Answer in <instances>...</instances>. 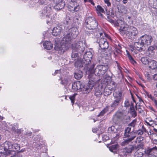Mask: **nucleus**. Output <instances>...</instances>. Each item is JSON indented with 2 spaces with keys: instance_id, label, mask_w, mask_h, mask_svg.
Listing matches in <instances>:
<instances>
[{
  "instance_id": "obj_10",
  "label": "nucleus",
  "mask_w": 157,
  "mask_h": 157,
  "mask_svg": "<svg viewBox=\"0 0 157 157\" xmlns=\"http://www.w3.org/2000/svg\"><path fill=\"white\" fill-rule=\"evenodd\" d=\"M92 56V54L91 52L90 51L86 52L84 55L83 62L86 64L88 65L91 62Z\"/></svg>"
},
{
  "instance_id": "obj_13",
  "label": "nucleus",
  "mask_w": 157,
  "mask_h": 157,
  "mask_svg": "<svg viewBox=\"0 0 157 157\" xmlns=\"http://www.w3.org/2000/svg\"><path fill=\"white\" fill-rule=\"evenodd\" d=\"M128 33L130 35H128V36L129 38H131L133 36H136L138 33V31L136 28L133 26H131L129 28Z\"/></svg>"
},
{
  "instance_id": "obj_21",
  "label": "nucleus",
  "mask_w": 157,
  "mask_h": 157,
  "mask_svg": "<svg viewBox=\"0 0 157 157\" xmlns=\"http://www.w3.org/2000/svg\"><path fill=\"white\" fill-rule=\"evenodd\" d=\"M90 27L88 26L86 27L89 29L93 30L95 29L98 27V23L95 20L93 21L92 22V23H90L89 25Z\"/></svg>"
},
{
  "instance_id": "obj_35",
  "label": "nucleus",
  "mask_w": 157,
  "mask_h": 157,
  "mask_svg": "<svg viewBox=\"0 0 157 157\" xmlns=\"http://www.w3.org/2000/svg\"><path fill=\"white\" fill-rule=\"evenodd\" d=\"M118 147V145L117 144H114L110 146L109 147V149L111 152H113L115 151Z\"/></svg>"
},
{
  "instance_id": "obj_12",
  "label": "nucleus",
  "mask_w": 157,
  "mask_h": 157,
  "mask_svg": "<svg viewBox=\"0 0 157 157\" xmlns=\"http://www.w3.org/2000/svg\"><path fill=\"white\" fill-rule=\"evenodd\" d=\"M129 28L127 24L125 25L124 26H122L120 28L119 31L120 33L122 35L125 34L128 36V35H130L128 33Z\"/></svg>"
},
{
  "instance_id": "obj_47",
  "label": "nucleus",
  "mask_w": 157,
  "mask_h": 157,
  "mask_svg": "<svg viewBox=\"0 0 157 157\" xmlns=\"http://www.w3.org/2000/svg\"><path fill=\"white\" fill-rule=\"evenodd\" d=\"M76 51L73 50L72 52L71 55V57L72 58H76L78 55V54L75 52Z\"/></svg>"
},
{
  "instance_id": "obj_7",
  "label": "nucleus",
  "mask_w": 157,
  "mask_h": 157,
  "mask_svg": "<svg viewBox=\"0 0 157 157\" xmlns=\"http://www.w3.org/2000/svg\"><path fill=\"white\" fill-rule=\"evenodd\" d=\"M94 82L92 80H90L87 85L81 84L80 91H82L83 94H87L91 91L94 87Z\"/></svg>"
},
{
  "instance_id": "obj_14",
  "label": "nucleus",
  "mask_w": 157,
  "mask_h": 157,
  "mask_svg": "<svg viewBox=\"0 0 157 157\" xmlns=\"http://www.w3.org/2000/svg\"><path fill=\"white\" fill-rule=\"evenodd\" d=\"M81 87V84L80 81H77L73 83L72 86V90L74 91H80Z\"/></svg>"
},
{
  "instance_id": "obj_26",
  "label": "nucleus",
  "mask_w": 157,
  "mask_h": 157,
  "mask_svg": "<svg viewBox=\"0 0 157 157\" xmlns=\"http://www.w3.org/2000/svg\"><path fill=\"white\" fill-rule=\"evenodd\" d=\"M83 76L82 72L81 71H76L75 73L74 77L77 79H80Z\"/></svg>"
},
{
  "instance_id": "obj_30",
  "label": "nucleus",
  "mask_w": 157,
  "mask_h": 157,
  "mask_svg": "<svg viewBox=\"0 0 157 157\" xmlns=\"http://www.w3.org/2000/svg\"><path fill=\"white\" fill-rule=\"evenodd\" d=\"M136 147V146L134 145H131L129 146V147H126V150L127 153H129L132 152V151L133 150L134 148Z\"/></svg>"
},
{
  "instance_id": "obj_20",
  "label": "nucleus",
  "mask_w": 157,
  "mask_h": 157,
  "mask_svg": "<svg viewBox=\"0 0 157 157\" xmlns=\"http://www.w3.org/2000/svg\"><path fill=\"white\" fill-rule=\"evenodd\" d=\"M14 151L13 150H9V151L0 152V157H6L7 155L14 154Z\"/></svg>"
},
{
  "instance_id": "obj_5",
  "label": "nucleus",
  "mask_w": 157,
  "mask_h": 157,
  "mask_svg": "<svg viewBox=\"0 0 157 157\" xmlns=\"http://www.w3.org/2000/svg\"><path fill=\"white\" fill-rule=\"evenodd\" d=\"M72 49L81 53L85 49V44L82 41H78L72 44Z\"/></svg>"
},
{
  "instance_id": "obj_15",
  "label": "nucleus",
  "mask_w": 157,
  "mask_h": 157,
  "mask_svg": "<svg viewBox=\"0 0 157 157\" xmlns=\"http://www.w3.org/2000/svg\"><path fill=\"white\" fill-rule=\"evenodd\" d=\"M144 46L141 41H140V39L138 42H136L134 43V47L137 50L141 51L143 50V47Z\"/></svg>"
},
{
  "instance_id": "obj_29",
  "label": "nucleus",
  "mask_w": 157,
  "mask_h": 157,
  "mask_svg": "<svg viewBox=\"0 0 157 157\" xmlns=\"http://www.w3.org/2000/svg\"><path fill=\"white\" fill-rule=\"evenodd\" d=\"M123 114L122 112L118 111L114 116L113 119L115 120L117 119H120L123 116Z\"/></svg>"
},
{
  "instance_id": "obj_41",
  "label": "nucleus",
  "mask_w": 157,
  "mask_h": 157,
  "mask_svg": "<svg viewBox=\"0 0 157 157\" xmlns=\"http://www.w3.org/2000/svg\"><path fill=\"white\" fill-rule=\"evenodd\" d=\"M127 55L128 58V59L131 61L132 63H133V64H134V63H136V62L134 60L133 58L130 55V54L128 53V52H127Z\"/></svg>"
},
{
  "instance_id": "obj_42",
  "label": "nucleus",
  "mask_w": 157,
  "mask_h": 157,
  "mask_svg": "<svg viewBox=\"0 0 157 157\" xmlns=\"http://www.w3.org/2000/svg\"><path fill=\"white\" fill-rule=\"evenodd\" d=\"M143 140V137L141 136H139L137 137L135 143H140Z\"/></svg>"
},
{
  "instance_id": "obj_54",
  "label": "nucleus",
  "mask_w": 157,
  "mask_h": 157,
  "mask_svg": "<svg viewBox=\"0 0 157 157\" xmlns=\"http://www.w3.org/2000/svg\"><path fill=\"white\" fill-rule=\"evenodd\" d=\"M104 1L105 3L107 4L108 6H111V3L109 2V0H104Z\"/></svg>"
},
{
  "instance_id": "obj_36",
  "label": "nucleus",
  "mask_w": 157,
  "mask_h": 157,
  "mask_svg": "<svg viewBox=\"0 0 157 157\" xmlns=\"http://www.w3.org/2000/svg\"><path fill=\"white\" fill-rule=\"evenodd\" d=\"M5 142L3 144L4 147L0 146V152H3V151L4 152L5 151L9 150V148H6L5 146Z\"/></svg>"
},
{
  "instance_id": "obj_18",
  "label": "nucleus",
  "mask_w": 157,
  "mask_h": 157,
  "mask_svg": "<svg viewBox=\"0 0 157 157\" xmlns=\"http://www.w3.org/2000/svg\"><path fill=\"white\" fill-rule=\"evenodd\" d=\"M71 82L70 77H66L62 80L61 83L64 86H69Z\"/></svg>"
},
{
  "instance_id": "obj_64",
  "label": "nucleus",
  "mask_w": 157,
  "mask_h": 157,
  "mask_svg": "<svg viewBox=\"0 0 157 157\" xmlns=\"http://www.w3.org/2000/svg\"><path fill=\"white\" fill-rule=\"evenodd\" d=\"M143 145L142 144H139L137 146L136 149L138 148L139 149L140 148L142 147Z\"/></svg>"
},
{
  "instance_id": "obj_16",
  "label": "nucleus",
  "mask_w": 157,
  "mask_h": 157,
  "mask_svg": "<svg viewBox=\"0 0 157 157\" xmlns=\"http://www.w3.org/2000/svg\"><path fill=\"white\" fill-rule=\"evenodd\" d=\"M75 66L76 67H82L84 66L86 67L87 68H89V67L88 66V64H86L85 63H84V62H83V59L82 61L81 60H79L75 62Z\"/></svg>"
},
{
  "instance_id": "obj_52",
  "label": "nucleus",
  "mask_w": 157,
  "mask_h": 157,
  "mask_svg": "<svg viewBox=\"0 0 157 157\" xmlns=\"http://www.w3.org/2000/svg\"><path fill=\"white\" fill-rule=\"evenodd\" d=\"M135 111L134 108L133 107V105H130V113H132V112H134Z\"/></svg>"
},
{
  "instance_id": "obj_39",
  "label": "nucleus",
  "mask_w": 157,
  "mask_h": 157,
  "mask_svg": "<svg viewBox=\"0 0 157 157\" xmlns=\"http://www.w3.org/2000/svg\"><path fill=\"white\" fill-rule=\"evenodd\" d=\"M104 92V95L105 96L109 95L111 92V91L107 89V87H105L103 90Z\"/></svg>"
},
{
  "instance_id": "obj_19",
  "label": "nucleus",
  "mask_w": 157,
  "mask_h": 157,
  "mask_svg": "<svg viewBox=\"0 0 157 157\" xmlns=\"http://www.w3.org/2000/svg\"><path fill=\"white\" fill-rule=\"evenodd\" d=\"M95 18L94 17H87L85 20L84 23V25L86 27L88 26L90 27V26L89 25L92 23V22L93 21L95 20Z\"/></svg>"
},
{
  "instance_id": "obj_23",
  "label": "nucleus",
  "mask_w": 157,
  "mask_h": 157,
  "mask_svg": "<svg viewBox=\"0 0 157 157\" xmlns=\"http://www.w3.org/2000/svg\"><path fill=\"white\" fill-rule=\"evenodd\" d=\"M154 49L155 48L153 46H150L148 47L147 53L149 57H152L154 55L155 53Z\"/></svg>"
},
{
  "instance_id": "obj_51",
  "label": "nucleus",
  "mask_w": 157,
  "mask_h": 157,
  "mask_svg": "<svg viewBox=\"0 0 157 157\" xmlns=\"http://www.w3.org/2000/svg\"><path fill=\"white\" fill-rule=\"evenodd\" d=\"M152 150L151 148L147 149L146 151V153L148 155H150L151 152H152Z\"/></svg>"
},
{
  "instance_id": "obj_38",
  "label": "nucleus",
  "mask_w": 157,
  "mask_h": 157,
  "mask_svg": "<svg viewBox=\"0 0 157 157\" xmlns=\"http://www.w3.org/2000/svg\"><path fill=\"white\" fill-rule=\"evenodd\" d=\"M108 111L107 108H105L104 109L102 110L100 113L98 115V117H100L103 116L106 112Z\"/></svg>"
},
{
  "instance_id": "obj_40",
  "label": "nucleus",
  "mask_w": 157,
  "mask_h": 157,
  "mask_svg": "<svg viewBox=\"0 0 157 157\" xmlns=\"http://www.w3.org/2000/svg\"><path fill=\"white\" fill-rule=\"evenodd\" d=\"M77 95V94L75 93L74 94L70 96L69 97V98L71 100V103H72V104H74V101L75 99V98L76 95Z\"/></svg>"
},
{
  "instance_id": "obj_6",
  "label": "nucleus",
  "mask_w": 157,
  "mask_h": 157,
  "mask_svg": "<svg viewBox=\"0 0 157 157\" xmlns=\"http://www.w3.org/2000/svg\"><path fill=\"white\" fill-rule=\"evenodd\" d=\"M140 41H141L144 46H147L150 45L153 41V38L151 36L144 35L140 37Z\"/></svg>"
},
{
  "instance_id": "obj_55",
  "label": "nucleus",
  "mask_w": 157,
  "mask_h": 157,
  "mask_svg": "<svg viewBox=\"0 0 157 157\" xmlns=\"http://www.w3.org/2000/svg\"><path fill=\"white\" fill-rule=\"evenodd\" d=\"M136 109L140 113H142L143 112V110L140 108L136 107Z\"/></svg>"
},
{
  "instance_id": "obj_63",
  "label": "nucleus",
  "mask_w": 157,
  "mask_h": 157,
  "mask_svg": "<svg viewBox=\"0 0 157 157\" xmlns=\"http://www.w3.org/2000/svg\"><path fill=\"white\" fill-rule=\"evenodd\" d=\"M155 120L153 121V122L155 125H157V118H156Z\"/></svg>"
},
{
  "instance_id": "obj_45",
  "label": "nucleus",
  "mask_w": 157,
  "mask_h": 157,
  "mask_svg": "<svg viewBox=\"0 0 157 157\" xmlns=\"http://www.w3.org/2000/svg\"><path fill=\"white\" fill-rule=\"evenodd\" d=\"M152 140H154V143H156L157 140V135L155 134H152Z\"/></svg>"
},
{
  "instance_id": "obj_61",
  "label": "nucleus",
  "mask_w": 157,
  "mask_h": 157,
  "mask_svg": "<svg viewBox=\"0 0 157 157\" xmlns=\"http://www.w3.org/2000/svg\"><path fill=\"white\" fill-rule=\"evenodd\" d=\"M60 71L58 70H56L55 71V72L53 75H55L56 74L58 73H60Z\"/></svg>"
},
{
  "instance_id": "obj_22",
  "label": "nucleus",
  "mask_w": 157,
  "mask_h": 157,
  "mask_svg": "<svg viewBox=\"0 0 157 157\" xmlns=\"http://www.w3.org/2000/svg\"><path fill=\"white\" fill-rule=\"evenodd\" d=\"M43 46L45 48L48 50L52 49L53 47V44L49 41L45 42L43 44Z\"/></svg>"
},
{
  "instance_id": "obj_17",
  "label": "nucleus",
  "mask_w": 157,
  "mask_h": 157,
  "mask_svg": "<svg viewBox=\"0 0 157 157\" xmlns=\"http://www.w3.org/2000/svg\"><path fill=\"white\" fill-rule=\"evenodd\" d=\"M62 30V28L59 26L54 27L52 31V35L56 36L59 35Z\"/></svg>"
},
{
  "instance_id": "obj_4",
  "label": "nucleus",
  "mask_w": 157,
  "mask_h": 157,
  "mask_svg": "<svg viewBox=\"0 0 157 157\" xmlns=\"http://www.w3.org/2000/svg\"><path fill=\"white\" fill-rule=\"evenodd\" d=\"M99 44L101 49H99L98 52L101 57H104L107 54L106 51L109 47L108 42L106 41V39L101 38L99 41Z\"/></svg>"
},
{
  "instance_id": "obj_11",
  "label": "nucleus",
  "mask_w": 157,
  "mask_h": 157,
  "mask_svg": "<svg viewBox=\"0 0 157 157\" xmlns=\"http://www.w3.org/2000/svg\"><path fill=\"white\" fill-rule=\"evenodd\" d=\"M65 5L64 0H57L56 1V5L54 6V8L56 10H59L63 9Z\"/></svg>"
},
{
  "instance_id": "obj_62",
  "label": "nucleus",
  "mask_w": 157,
  "mask_h": 157,
  "mask_svg": "<svg viewBox=\"0 0 157 157\" xmlns=\"http://www.w3.org/2000/svg\"><path fill=\"white\" fill-rule=\"evenodd\" d=\"M154 94L155 96H157V89H155V90H154Z\"/></svg>"
},
{
  "instance_id": "obj_57",
  "label": "nucleus",
  "mask_w": 157,
  "mask_h": 157,
  "mask_svg": "<svg viewBox=\"0 0 157 157\" xmlns=\"http://www.w3.org/2000/svg\"><path fill=\"white\" fill-rule=\"evenodd\" d=\"M145 122L148 125H149V126H152V123H150L148 121H145Z\"/></svg>"
},
{
  "instance_id": "obj_48",
  "label": "nucleus",
  "mask_w": 157,
  "mask_h": 157,
  "mask_svg": "<svg viewBox=\"0 0 157 157\" xmlns=\"http://www.w3.org/2000/svg\"><path fill=\"white\" fill-rule=\"evenodd\" d=\"M130 104L129 101L128 99L125 100L124 102V106L126 107H128L129 106Z\"/></svg>"
},
{
  "instance_id": "obj_25",
  "label": "nucleus",
  "mask_w": 157,
  "mask_h": 157,
  "mask_svg": "<svg viewBox=\"0 0 157 157\" xmlns=\"http://www.w3.org/2000/svg\"><path fill=\"white\" fill-rule=\"evenodd\" d=\"M148 64L149 68L154 69L157 67V62L155 60H152L149 61Z\"/></svg>"
},
{
  "instance_id": "obj_53",
  "label": "nucleus",
  "mask_w": 157,
  "mask_h": 157,
  "mask_svg": "<svg viewBox=\"0 0 157 157\" xmlns=\"http://www.w3.org/2000/svg\"><path fill=\"white\" fill-rule=\"evenodd\" d=\"M147 95L148 97V98L151 99L152 100L153 99H154V97H152L151 95L148 93H147Z\"/></svg>"
},
{
  "instance_id": "obj_59",
  "label": "nucleus",
  "mask_w": 157,
  "mask_h": 157,
  "mask_svg": "<svg viewBox=\"0 0 157 157\" xmlns=\"http://www.w3.org/2000/svg\"><path fill=\"white\" fill-rule=\"evenodd\" d=\"M117 64V67L118 69L119 70H120L121 69V67H120V66H119V63L117 62V61H116V62Z\"/></svg>"
},
{
  "instance_id": "obj_37",
  "label": "nucleus",
  "mask_w": 157,
  "mask_h": 157,
  "mask_svg": "<svg viewBox=\"0 0 157 157\" xmlns=\"http://www.w3.org/2000/svg\"><path fill=\"white\" fill-rule=\"evenodd\" d=\"M14 151V154L13 155H11V156L10 157H22V155L19 152H18L17 153L15 152V151L12 150Z\"/></svg>"
},
{
  "instance_id": "obj_60",
  "label": "nucleus",
  "mask_w": 157,
  "mask_h": 157,
  "mask_svg": "<svg viewBox=\"0 0 157 157\" xmlns=\"http://www.w3.org/2000/svg\"><path fill=\"white\" fill-rule=\"evenodd\" d=\"M131 113L132 114V116L134 117H135L136 116V113L135 111Z\"/></svg>"
},
{
  "instance_id": "obj_1",
  "label": "nucleus",
  "mask_w": 157,
  "mask_h": 157,
  "mask_svg": "<svg viewBox=\"0 0 157 157\" xmlns=\"http://www.w3.org/2000/svg\"><path fill=\"white\" fill-rule=\"evenodd\" d=\"M78 34V29L76 28H73L70 29L66 34L60 40V41L56 43L54 48L60 54H63L71 46L70 41L72 39L77 37Z\"/></svg>"
},
{
  "instance_id": "obj_27",
  "label": "nucleus",
  "mask_w": 157,
  "mask_h": 157,
  "mask_svg": "<svg viewBox=\"0 0 157 157\" xmlns=\"http://www.w3.org/2000/svg\"><path fill=\"white\" fill-rule=\"evenodd\" d=\"M113 96L114 99L121 100L122 93L120 91H116L113 93Z\"/></svg>"
},
{
  "instance_id": "obj_46",
  "label": "nucleus",
  "mask_w": 157,
  "mask_h": 157,
  "mask_svg": "<svg viewBox=\"0 0 157 157\" xmlns=\"http://www.w3.org/2000/svg\"><path fill=\"white\" fill-rule=\"evenodd\" d=\"M136 123V120H133L128 125V127H129V126H130L131 129V127H134L135 126Z\"/></svg>"
},
{
  "instance_id": "obj_49",
  "label": "nucleus",
  "mask_w": 157,
  "mask_h": 157,
  "mask_svg": "<svg viewBox=\"0 0 157 157\" xmlns=\"http://www.w3.org/2000/svg\"><path fill=\"white\" fill-rule=\"evenodd\" d=\"M71 20L69 19L68 20L66 21V24L67 25V27L68 29L69 28V27H70V25L71 24Z\"/></svg>"
},
{
  "instance_id": "obj_44",
  "label": "nucleus",
  "mask_w": 157,
  "mask_h": 157,
  "mask_svg": "<svg viewBox=\"0 0 157 157\" xmlns=\"http://www.w3.org/2000/svg\"><path fill=\"white\" fill-rule=\"evenodd\" d=\"M145 76L146 79L148 81H150L151 79V75L147 72H146L145 74Z\"/></svg>"
},
{
  "instance_id": "obj_50",
  "label": "nucleus",
  "mask_w": 157,
  "mask_h": 157,
  "mask_svg": "<svg viewBox=\"0 0 157 157\" xmlns=\"http://www.w3.org/2000/svg\"><path fill=\"white\" fill-rule=\"evenodd\" d=\"M135 155L136 157H141L143 155L142 152H136Z\"/></svg>"
},
{
  "instance_id": "obj_28",
  "label": "nucleus",
  "mask_w": 157,
  "mask_h": 157,
  "mask_svg": "<svg viewBox=\"0 0 157 157\" xmlns=\"http://www.w3.org/2000/svg\"><path fill=\"white\" fill-rule=\"evenodd\" d=\"M120 101L119 100L114 99L111 105V107L113 108H116L119 105Z\"/></svg>"
},
{
  "instance_id": "obj_24",
  "label": "nucleus",
  "mask_w": 157,
  "mask_h": 157,
  "mask_svg": "<svg viewBox=\"0 0 157 157\" xmlns=\"http://www.w3.org/2000/svg\"><path fill=\"white\" fill-rule=\"evenodd\" d=\"M117 8L118 10L123 14H126L127 13V10L125 6L119 5L117 6Z\"/></svg>"
},
{
  "instance_id": "obj_2",
  "label": "nucleus",
  "mask_w": 157,
  "mask_h": 157,
  "mask_svg": "<svg viewBox=\"0 0 157 157\" xmlns=\"http://www.w3.org/2000/svg\"><path fill=\"white\" fill-rule=\"evenodd\" d=\"M130 126L127 127L124 130V141H122L121 144L122 146L127 145L130 143L136 137L135 132L133 131L130 132Z\"/></svg>"
},
{
  "instance_id": "obj_31",
  "label": "nucleus",
  "mask_w": 157,
  "mask_h": 157,
  "mask_svg": "<svg viewBox=\"0 0 157 157\" xmlns=\"http://www.w3.org/2000/svg\"><path fill=\"white\" fill-rule=\"evenodd\" d=\"M117 23L118 24L117 26H120V28L122 26H124L126 24L122 20L119 19L117 20Z\"/></svg>"
},
{
  "instance_id": "obj_43",
  "label": "nucleus",
  "mask_w": 157,
  "mask_h": 157,
  "mask_svg": "<svg viewBox=\"0 0 157 157\" xmlns=\"http://www.w3.org/2000/svg\"><path fill=\"white\" fill-rule=\"evenodd\" d=\"M134 132H135V134L138 135H142L143 133V131L141 130H135L134 131Z\"/></svg>"
},
{
  "instance_id": "obj_3",
  "label": "nucleus",
  "mask_w": 157,
  "mask_h": 157,
  "mask_svg": "<svg viewBox=\"0 0 157 157\" xmlns=\"http://www.w3.org/2000/svg\"><path fill=\"white\" fill-rule=\"evenodd\" d=\"M95 64H93L89 67L88 71L92 74H95V75L98 76H102L106 72L108 67L105 65H99L97 66L94 69Z\"/></svg>"
},
{
  "instance_id": "obj_34",
  "label": "nucleus",
  "mask_w": 157,
  "mask_h": 157,
  "mask_svg": "<svg viewBox=\"0 0 157 157\" xmlns=\"http://www.w3.org/2000/svg\"><path fill=\"white\" fill-rule=\"evenodd\" d=\"M141 61L144 64L146 65L148 64L149 61L146 57H143L141 59Z\"/></svg>"
},
{
  "instance_id": "obj_33",
  "label": "nucleus",
  "mask_w": 157,
  "mask_h": 157,
  "mask_svg": "<svg viewBox=\"0 0 157 157\" xmlns=\"http://www.w3.org/2000/svg\"><path fill=\"white\" fill-rule=\"evenodd\" d=\"M108 131L113 133H116L117 131V129L116 126H112L108 128Z\"/></svg>"
},
{
  "instance_id": "obj_8",
  "label": "nucleus",
  "mask_w": 157,
  "mask_h": 157,
  "mask_svg": "<svg viewBox=\"0 0 157 157\" xmlns=\"http://www.w3.org/2000/svg\"><path fill=\"white\" fill-rule=\"evenodd\" d=\"M77 0H71V2L68 6V10L72 13L77 12L79 10L80 6L75 1Z\"/></svg>"
},
{
  "instance_id": "obj_9",
  "label": "nucleus",
  "mask_w": 157,
  "mask_h": 157,
  "mask_svg": "<svg viewBox=\"0 0 157 157\" xmlns=\"http://www.w3.org/2000/svg\"><path fill=\"white\" fill-rule=\"evenodd\" d=\"M6 148H9L10 150H13L14 151H17L20 149L19 145L17 144H12L9 142H5V144Z\"/></svg>"
},
{
  "instance_id": "obj_56",
  "label": "nucleus",
  "mask_w": 157,
  "mask_h": 157,
  "mask_svg": "<svg viewBox=\"0 0 157 157\" xmlns=\"http://www.w3.org/2000/svg\"><path fill=\"white\" fill-rule=\"evenodd\" d=\"M152 100L154 102L155 105L157 108V101L154 98V99H153Z\"/></svg>"
},
{
  "instance_id": "obj_58",
  "label": "nucleus",
  "mask_w": 157,
  "mask_h": 157,
  "mask_svg": "<svg viewBox=\"0 0 157 157\" xmlns=\"http://www.w3.org/2000/svg\"><path fill=\"white\" fill-rule=\"evenodd\" d=\"M153 78L155 80H157V74H155L154 75Z\"/></svg>"
},
{
  "instance_id": "obj_32",
  "label": "nucleus",
  "mask_w": 157,
  "mask_h": 157,
  "mask_svg": "<svg viewBox=\"0 0 157 157\" xmlns=\"http://www.w3.org/2000/svg\"><path fill=\"white\" fill-rule=\"evenodd\" d=\"M97 10L99 12L100 15L102 16V14L101 13H103L104 10L100 6L98 5L96 8Z\"/></svg>"
}]
</instances>
